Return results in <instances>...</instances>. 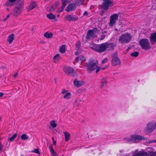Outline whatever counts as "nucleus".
<instances>
[{"label": "nucleus", "mask_w": 156, "mask_h": 156, "mask_svg": "<svg viewBox=\"0 0 156 156\" xmlns=\"http://www.w3.org/2000/svg\"><path fill=\"white\" fill-rule=\"evenodd\" d=\"M98 62L93 58L90 59L86 63L85 67L87 68L88 72H90L96 69V73H98L101 69V68L97 66Z\"/></svg>", "instance_id": "obj_1"}, {"label": "nucleus", "mask_w": 156, "mask_h": 156, "mask_svg": "<svg viewBox=\"0 0 156 156\" xmlns=\"http://www.w3.org/2000/svg\"><path fill=\"white\" fill-rule=\"evenodd\" d=\"M24 0H18L14 7L12 14L14 16H17L20 14L23 8Z\"/></svg>", "instance_id": "obj_2"}, {"label": "nucleus", "mask_w": 156, "mask_h": 156, "mask_svg": "<svg viewBox=\"0 0 156 156\" xmlns=\"http://www.w3.org/2000/svg\"><path fill=\"white\" fill-rule=\"evenodd\" d=\"M132 37L129 33H125L120 36L119 41L121 43L127 44L131 41Z\"/></svg>", "instance_id": "obj_3"}, {"label": "nucleus", "mask_w": 156, "mask_h": 156, "mask_svg": "<svg viewBox=\"0 0 156 156\" xmlns=\"http://www.w3.org/2000/svg\"><path fill=\"white\" fill-rule=\"evenodd\" d=\"M139 44L142 48L144 50H148L150 48V43L148 39L142 38L139 41Z\"/></svg>", "instance_id": "obj_4"}, {"label": "nucleus", "mask_w": 156, "mask_h": 156, "mask_svg": "<svg viewBox=\"0 0 156 156\" xmlns=\"http://www.w3.org/2000/svg\"><path fill=\"white\" fill-rule=\"evenodd\" d=\"M111 56L112 57V64L113 66H115L121 64L120 60L116 53L114 52L112 53Z\"/></svg>", "instance_id": "obj_5"}, {"label": "nucleus", "mask_w": 156, "mask_h": 156, "mask_svg": "<svg viewBox=\"0 0 156 156\" xmlns=\"http://www.w3.org/2000/svg\"><path fill=\"white\" fill-rule=\"evenodd\" d=\"M104 2L101 5V9L104 10H107L110 7H111L113 5V2L111 0H103Z\"/></svg>", "instance_id": "obj_6"}, {"label": "nucleus", "mask_w": 156, "mask_h": 156, "mask_svg": "<svg viewBox=\"0 0 156 156\" xmlns=\"http://www.w3.org/2000/svg\"><path fill=\"white\" fill-rule=\"evenodd\" d=\"M63 70L64 72L69 76H76L77 75L76 73L72 67L69 66L65 67Z\"/></svg>", "instance_id": "obj_7"}, {"label": "nucleus", "mask_w": 156, "mask_h": 156, "mask_svg": "<svg viewBox=\"0 0 156 156\" xmlns=\"http://www.w3.org/2000/svg\"><path fill=\"white\" fill-rule=\"evenodd\" d=\"M119 14V13L118 14H114L110 16V20L109 23V25L110 26H112L115 24L118 19Z\"/></svg>", "instance_id": "obj_8"}, {"label": "nucleus", "mask_w": 156, "mask_h": 156, "mask_svg": "<svg viewBox=\"0 0 156 156\" xmlns=\"http://www.w3.org/2000/svg\"><path fill=\"white\" fill-rule=\"evenodd\" d=\"M155 128H156L155 123L154 122H150L147 125L146 131L148 133H151L154 130Z\"/></svg>", "instance_id": "obj_9"}, {"label": "nucleus", "mask_w": 156, "mask_h": 156, "mask_svg": "<svg viewBox=\"0 0 156 156\" xmlns=\"http://www.w3.org/2000/svg\"><path fill=\"white\" fill-rule=\"evenodd\" d=\"M65 18L66 20L69 22H75L78 19V17L76 16H72L69 14L66 15Z\"/></svg>", "instance_id": "obj_10"}, {"label": "nucleus", "mask_w": 156, "mask_h": 156, "mask_svg": "<svg viewBox=\"0 0 156 156\" xmlns=\"http://www.w3.org/2000/svg\"><path fill=\"white\" fill-rule=\"evenodd\" d=\"M142 139V137L139 135H135L131 137L130 139H128L127 140L129 142H131L132 143H136L138 141L141 140Z\"/></svg>", "instance_id": "obj_11"}, {"label": "nucleus", "mask_w": 156, "mask_h": 156, "mask_svg": "<svg viewBox=\"0 0 156 156\" xmlns=\"http://www.w3.org/2000/svg\"><path fill=\"white\" fill-rule=\"evenodd\" d=\"M108 80L106 78L102 77L100 80V87L101 88H103L106 87L107 85Z\"/></svg>", "instance_id": "obj_12"}, {"label": "nucleus", "mask_w": 156, "mask_h": 156, "mask_svg": "<svg viewBox=\"0 0 156 156\" xmlns=\"http://www.w3.org/2000/svg\"><path fill=\"white\" fill-rule=\"evenodd\" d=\"M105 46L106 47V51H112L114 49L116 44L113 43H108L106 42Z\"/></svg>", "instance_id": "obj_13"}, {"label": "nucleus", "mask_w": 156, "mask_h": 156, "mask_svg": "<svg viewBox=\"0 0 156 156\" xmlns=\"http://www.w3.org/2000/svg\"><path fill=\"white\" fill-rule=\"evenodd\" d=\"M86 60V59L85 57L83 55H80L75 58V60L73 62V63L75 64L76 62H82L85 61Z\"/></svg>", "instance_id": "obj_14"}, {"label": "nucleus", "mask_w": 156, "mask_h": 156, "mask_svg": "<svg viewBox=\"0 0 156 156\" xmlns=\"http://www.w3.org/2000/svg\"><path fill=\"white\" fill-rule=\"evenodd\" d=\"M150 40L151 44H154L156 43V32L151 34Z\"/></svg>", "instance_id": "obj_15"}, {"label": "nucleus", "mask_w": 156, "mask_h": 156, "mask_svg": "<svg viewBox=\"0 0 156 156\" xmlns=\"http://www.w3.org/2000/svg\"><path fill=\"white\" fill-rule=\"evenodd\" d=\"M61 3L62 5L59 9V12H62L63 11L65 6H66L67 3L70 2V0H61Z\"/></svg>", "instance_id": "obj_16"}, {"label": "nucleus", "mask_w": 156, "mask_h": 156, "mask_svg": "<svg viewBox=\"0 0 156 156\" xmlns=\"http://www.w3.org/2000/svg\"><path fill=\"white\" fill-rule=\"evenodd\" d=\"M76 5L75 3H72L69 4L66 7V10L67 12L72 11L75 10L76 8Z\"/></svg>", "instance_id": "obj_17"}, {"label": "nucleus", "mask_w": 156, "mask_h": 156, "mask_svg": "<svg viewBox=\"0 0 156 156\" xmlns=\"http://www.w3.org/2000/svg\"><path fill=\"white\" fill-rule=\"evenodd\" d=\"M94 30H89L87 33V36L86 37L87 39L88 40L91 38L94 37L95 34L94 33Z\"/></svg>", "instance_id": "obj_18"}, {"label": "nucleus", "mask_w": 156, "mask_h": 156, "mask_svg": "<svg viewBox=\"0 0 156 156\" xmlns=\"http://www.w3.org/2000/svg\"><path fill=\"white\" fill-rule=\"evenodd\" d=\"M18 0H8L4 4V5L6 6H12L15 5L16 2Z\"/></svg>", "instance_id": "obj_19"}, {"label": "nucleus", "mask_w": 156, "mask_h": 156, "mask_svg": "<svg viewBox=\"0 0 156 156\" xmlns=\"http://www.w3.org/2000/svg\"><path fill=\"white\" fill-rule=\"evenodd\" d=\"M105 51H106V47L105 43L101 44H99L98 52H102Z\"/></svg>", "instance_id": "obj_20"}, {"label": "nucleus", "mask_w": 156, "mask_h": 156, "mask_svg": "<svg viewBox=\"0 0 156 156\" xmlns=\"http://www.w3.org/2000/svg\"><path fill=\"white\" fill-rule=\"evenodd\" d=\"M73 83L74 85L77 87L81 86L83 84L82 81H79L76 79L74 80Z\"/></svg>", "instance_id": "obj_21"}, {"label": "nucleus", "mask_w": 156, "mask_h": 156, "mask_svg": "<svg viewBox=\"0 0 156 156\" xmlns=\"http://www.w3.org/2000/svg\"><path fill=\"white\" fill-rule=\"evenodd\" d=\"M36 5V3L35 2H31L27 7L28 11H30L32 10L35 8Z\"/></svg>", "instance_id": "obj_22"}, {"label": "nucleus", "mask_w": 156, "mask_h": 156, "mask_svg": "<svg viewBox=\"0 0 156 156\" xmlns=\"http://www.w3.org/2000/svg\"><path fill=\"white\" fill-rule=\"evenodd\" d=\"M134 156H148V153L146 152L140 151L135 154Z\"/></svg>", "instance_id": "obj_23"}, {"label": "nucleus", "mask_w": 156, "mask_h": 156, "mask_svg": "<svg viewBox=\"0 0 156 156\" xmlns=\"http://www.w3.org/2000/svg\"><path fill=\"white\" fill-rule=\"evenodd\" d=\"M61 57L59 54H57L53 58V61L54 62L56 63L61 59Z\"/></svg>", "instance_id": "obj_24"}, {"label": "nucleus", "mask_w": 156, "mask_h": 156, "mask_svg": "<svg viewBox=\"0 0 156 156\" xmlns=\"http://www.w3.org/2000/svg\"><path fill=\"white\" fill-rule=\"evenodd\" d=\"M63 133L64 134L65 141H68L70 138V133L67 132H64Z\"/></svg>", "instance_id": "obj_25"}, {"label": "nucleus", "mask_w": 156, "mask_h": 156, "mask_svg": "<svg viewBox=\"0 0 156 156\" xmlns=\"http://www.w3.org/2000/svg\"><path fill=\"white\" fill-rule=\"evenodd\" d=\"M14 35L13 34H12L10 35L7 39V41L9 42V44H11L14 39Z\"/></svg>", "instance_id": "obj_26"}, {"label": "nucleus", "mask_w": 156, "mask_h": 156, "mask_svg": "<svg viewBox=\"0 0 156 156\" xmlns=\"http://www.w3.org/2000/svg\"><path fill=\"white\" fill-rule=\"evenodd\" d=\"M90 48L93 50L98 52L99 44H94L91 46Z\"/></svg>", "instance_id": "obj_27"}, {"label": "nucleus", "mask_w": 156, "mask_h": 156, "mask_svg": "<svg viewBox=\"0 0 156 156\" xmlns=\"http://www.w3.org/2000/svg\"><path fill=\"white\" fill-rule=\"evenodd\" d=\"M44 36L47 38H50L52 37L53 34L51 32L49 33L48 32H46L44 34Z\"/></svg>", "instance_id": "obj_28"}, {"label": "nucleus", "mask_w": 156, "mask_h": 156, "mask_svg": "<svg viewBox=\"0 0 156 156\" xmlns=\"http://www.w3.org/2000/svg\"><path fill=\"white\" fill-rule=\"evenodd\" d=\"M84 0H75V3L76 5L80 6L83 4Z\"/></svg>", "instance_id": "obj_29"}, {"label": "nucleus", "mask_w": 156, "mask_h": 156, "mask_svg": "<svg viewBox=\"0 0 156 156\" xmlns=\"http://www.w3.org/2000/svg\"><path fill=\"white\" fill-rule=\"evenodd\" d=\"M66 47L65 45H63L61 46L59 49L60 52L62 53H64L66 51Z\"/></svg>", "instance_id": "obj_30"}, {"label": "nucleus", "mask_w": 156, "mask_h": 156, "mask_svg": "<svg viewBox=\"0 0 156 156\" xmlns=\"http://www.w3.org/2000/svg\"><path fill=\"white\" fill-rule=\"evenodd\" d=\"M46 17L50 20L54 19L55 18V16L51 13L47 15Z\"/></svg>", "instance_id": "obj_31"}, {"label": "nucleus", "mask_w": 156, "mask_h": 156, "mask_svg": "<svg viewBox=\"0 0 156 156\" xmlns=\"http://www.w3.org/2000/svg\"><path fill=\"white\" fill-rule=\"evenodd\" d=\"M71 96L70 93L68 92L66 93L64 96L63 98L66 99L68 100L70 98Z\"/></svg>", "instance_id": "obj_32"}, {"label": "nucleus", "mask_w": 156, "mask_h": 156, "mask_svg": "<svg viewBox=\"0 0 156 156\" xmlns=\"http://www.w3.org/2000/svg\"><path fill=\"white\" fill-rule=\"evenodd\" d=\"M17 134L16 133H15L12 136L11 138H8V140L10 141V142H12L14 140L15 138L16 137Z\"/></svg>", "instance_id": "obj_33"}, {"label": "nucleus", "mask_w": 156, "mask_h": 156, "mask_svg": "<svg viewBox=\"0 0 156 156\" xmlns=\"http://www.w3.org/2000/svg\"><path fill=\"white\" fill-rule=\"evenodd\" d=\"M21 138L23 140H26L28 139V136L26 134H24L21 135Z\"/></svg>", "instance_id": "obj_34"}, {"label": "nucleus", "mask_w": 156, "mask_h": 156, "mask_svg": "<svg viewBox=\"0 0 156 156\" xmlns=\"http://www.w3.org/2000/svg\"><path fill=\"white\" fill-rule=\"evenodd\" d=\"M139 55V53L137 51H134L131 53L130 55L132 57H136Z\"/></svg>", "instance_id": "obj_35"}, {"label": "nucleus", "mask_w": 156, "mask_h": 156, "mask_svg": "<svg viewBox=\"0 0 156 156\" xmlns=\"http://www.w3.org/2000/svg\"><path fill=\"white\" fill-rule=\"evenodd\" d=\"M51 126L53 128H55L57 126V124L54 120L51 121L50 123Z\"/></svg>", "instance_id": "obj_36"}, {"label": "nucleus", "mask_w": 156, "mask_h": 156, "mask_svg": "<svg viewBox=\"0 0 156 156\" xmlns=\"http://www.w3.org/2000/svg\"><path fill=\"white\" fill-rule=\"evenodd\" d=\"M31 152L33 153H34L37 154H40V152H39V149H35L33 151H31Z\"/></svg>", "instance_id": "obj_37"}, {"label": "nucleus", "mask_w": 156, "mask_h": 156, "mask_svg": "<svg viewBox=\"0 0 156 156\" xmlns=\"http://www.w3.org/2000/svg\"><path fill=\"white\" fill-rule=\"evenodd\" d=\"M49 149L51 153L54 152V150L52 146L51 145H50L49 146Z\"/></svg>", "instance_id": "obj_38"}, {"label": "nucleus", "mask_w": 156, "mask_h": 156, "mask_svg": "<svg viewBox=\"0 0 156 156\" xmlns=\"http://www.w3.org/2000/svg\"><path fill=\"white\" fill-rule=\"evenodd\" d=\"M150 156H156V152H151L150 153Z\"/></svg>", "instance_id": "obj_39"}, {"label": "nucleus", "mask_w": 156, "mask_h": 156, "mask_svg": "<svg viewBox=\"0 0 156 156\" xmlns=\"http://www.w3.org/2000/svg\"><path fill=\"white\" fill-rule=\"evenodd\" d=\"M108 60V59L107 58H105L102 60L101 63L102 64H104L105 63H106L107 62Z\"/></svg>", "instance_id": "obj_40"}, {"label": "nucleus", "mask_w": 156, "mask_h": 156, "mask_svg": "<svg viewBox=\"0 0 156 156\" xmlns=\"http://www.w3.org/2000/svg\"><path fill=\"white\" fill-rule=\"evenodd\" d=\"M105 36L104 34H102L101 36V37L100 38V39L103 40V39H104L105 38Z\"/></svg>", "instance_id": "obj_41"}, {"label": "nucleus", "mask_w": 156, "mask_h": 156, "mask_svg": "<svg viewBox=\"0 0 156 156\" xmlns=\"http://www.w3.org/2000/svg\"><path fill=\"white\" fill-rule=\"evenodd\" d=\"M51 154L52 156H57V154L55 151L54 152L51 153Z\"/></svg>", "instance_id": "obj_42"}, {"label": "nucleus", "mask_w": 156, "mask_h": 156, "mask_svg": "<svg viewBox=\"0 0 156 156\" xmlns=\"http://www.w3.org/2000/svg\"><path fill=\"white\" fill-rule=\"evenodd\" d=\"M10 16V15L9 14L7 16V17H6V18H5V19H3L2 20V21H5V20H6L8 18H9Z\"/></svg>", "instance_id": "obj_43"}, {"label": "nucleus", "mask_w": 156, "mask_h": 156, "mask_svg": "<svg viewBox=\"0 0 156 156\" xmlns=\"http://www.w3.org/2000/svg\"><path fill=\"white\" fill-rule=\"evenodd\" d=\"M67 91L65 89H63L62 90V91L61 92L62 94H64L66 92H67Z\"/></svg>", "instance_id": "obj_44"}, {"label": "nucleus", "mask_w": 156, "mask_h": 156, "mask_svg": "<svg viewBox=\"0 0 156 156\" xmlns=\"http://www.w3.org/2000/svg\"><path fill=\"white\" fill-rule=\"evenodd\" d=\"M76 45L77 47L78 48H79V47L80 46V43L77 42L76 44Z\"/></svg>", "instance_id": "obj_45"}, {"label": "nucleus", "mask_w": 156, "mask_h": 156, "mask_svg": "<svg viewBox=\"0 0 156 156\" xmlns=\"http://www.w3.org/2000/svg\"><path fill=\"white\" fill-rule=\"evenodd\" d=\"M150 143H156V140H151L149 141Z\"/></svg>", "instance_id": "obj_46"}, {"label": "nucleus", "mask_w": 156, "mask_h": 156, "mask_svg": "<svg viewBox=\"0 0 156 156\" xmlns=\"http://www.w3.org/2000/svg\"><path fill=\"white\" fill-rule=\"evenodd\" d=\"M17 75L18 73H16L14 74L13 76L14 77V78H15L16 77H17Z\"/></svg>", "instance_id": "obj_47"}, {"label": "nucleus", "mask_w": 156, "mask_h": 156, "mask_svg": "<svg viewBox=\"0 0 156 156\" xmlns=\"http://www.w3.org/2000/svg\"><path fill=\"white\" fill-rule=\"evenodd\" d=\"M88 14L87 12V11H86L84 12L83 14V15L85 16H87L88 15Z\"/></svg>", "instance_id": "obj_48"}, {"label": "nucleus", "mask_w": 156, "mask_h": 156, "mask_svg": "<svg viewBox=\"0 0 156 156\" xmlns=\"http://www.w3.org/2000/svg\"><path fill=\"white\" fill-rule=\"evenodd\" d=\"M4 95V93L2 92H0V97H2Z\"/></svg>", "instance_id": "obj_49"}, {"label": "nucleus", "mask_w": 156, "mask_h": 156, "mask_svg": "<svg viewBox=\"0 0 156 156\" xmlns=\"http://www.w3.org/2000/svg\"><path fill=\"white\" fill-rule=\"evenodd\" d=\"M75 55H78L79 54V52H76L75 53Z\"/></svg>", "instance_id": "obj_50"}, {"label": "nucleus", "mask_w": 156, "mask_h": 156, "mask_svg": "<svg viewBox=\"0 0 156 156\" xmlns=\"http://www.w3.org/2000/svg\"><path fill=\"white\" fill-rule=\"evenodd\" d=\"M55 7H56V5H54L52 6L51 7V8H52L54 9V8H55Z\"/></svg>", "instance_id": "obj_51"}, {"label": "nucleus", "mask_w": 156, "mask_h": 156, "mask_svg": "<svg viewBox=\"0 0 156 156\" xmlns=\"http://www.w3.org/2000/svg\"><path fill=\"white\" fill-rule=\"evenodd\" d=\"M104 11H102V12L101 13H100V15H101V16H103V13H104Z\"/></svg>", "instance_id": "obj_52"}, {"label": "nucleus", "mask_w": 156, "mask_h": 156, "mask_svg": "<svg viewBox=\"0 0 156 156\" xmlns=\"http://www.w3.org/2000/svg\"><path fill=\"white\" fill-rule=\"evenodd\" d=\"M56 143V141H53V144L55 145Z\"/></svg>", "instance_id": "obj_53"}, {"label": "nucleus", "mask_w": 156, "mask_h": 156, "mask_svg": "<svg viewBox=\"0 0 156 156\" xmlns=\"http://www.w3.org/2000/svg\"><path fill=\"white\" fill-rule=\"evenodd\" d=\"M49 0H44V1L45 2L48 1Z\"/></svg>", "instance_id": "obj_54"}, {"label": "nucleus", "mask_w": 156, "mask_h": 156, "mask_svg": "<svg viewBox=\"0 0 156 156\" xmlns=\"http://www.w3.org/2000/svg\"><path fill=\"white\" fill-rule=\"evenodd\" d=\"M52 140H53V141H54V138H53V137H52Z\"/></svg>", "instance_id": "obj_55"}, {"label": "nucleus", "mask_w": 156, "mask_h": 156, "mask_svg": "<svg viewBox=\"0 0 156 156\" xmlns=\"http://www.w3.org/2000/svg\"><path fill=\"white\" fill-rule=\"evenodd\" d=\"M105 69V68H103V69H103V70H104V69Z\"/></svg>", "instance_id": "obj_56"}, {"label": "nucleus", "mask_w": 156, "mask_h": 156, "mask_svg": "<svg viewBox=\"0 0 156 156\" xmlns=\"http://www.w3.org/2000/svg\"><path fill=\"white\" fill-rule=\"evenodd\" d=\"M21 156H23V155L22 154H21Z\"/></svg>", "instance_id": "obj_57"}, {"label": "nucleus", "mask_w": 156, "mask_h": 156, "mask_svg": "<svg viewBox=\"0 0 156 156\" xmlns=\"http://www.w3.org/2000/svg\"><path fill=\"white\" fill-rule=\"evenodd\" d=\"M126 139V138H124V139H125H125Z\"/></svg>", "instance_id": "obj_58"}, {"label": "nucleus", "mask_w": 156, "mask_h": 156, "mask_svg": "<svg viewBox=\"0 0 156 156\" xmlns=\"http://www.w3.org/2000/svg\"><path fill=\"white\" fill-rule=\"evenodd\" d=\"M62 156H64L63 155H62Z\"/></svg>", "instance_id": "obj_59"}]
</instances>
